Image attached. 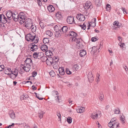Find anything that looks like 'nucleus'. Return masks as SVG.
I'll return each mask as SVG.
<instances>
[{
	"instance_id": "nucleus-53",
	"label": "nucleus",
	"mask_w": 128,
	"mask_h": 128,
	"mask_svg": "<svg viewBox=\"0 0 128 128\" xmlns=\"http://www.w3.org/2000/svg\"><path fill=\"white\" fill-rule=\"evenodd\" d=\"M118 45L120 46L121 48H123L125 44L124 43H122L121 42L118 44Z\"/></svg>"
},
{
	"instance_id": "nucleus-26",
	"label": "nucleus",
	"mask_w": 128,
	"mask_h": 128,
	"mask_svg": "<svg viewBox=\"0 0 128 128\" xmlns=\"http://www.w3.org/2000/svg\"><path fill=\"white\" fill-rule=\"evenodd\" d=\"M98 114L97 113H93L91 115V117L94 119H96L98 117Z\"/></svg>"
},
{
	"instance_id": "nucleus-36",
	"label": "nucleus",
	"mask_w": 128,
	"mask_h": 128,
	"mask_svg": "<svg viewBox=\"0 0 128 128\" xmlns=\"http://www.w3.org/2000/svg\"><path fill=\"white\" fill-rule=\"evenodd\" d=\"M31 28L32 31L33 32H36V26L34 24L31 27Z\"/></svg>"
},
{
	"instance_id": "nucleus-64",
	"label": "nucleus",
	"mask_w": 128,
	"mask_h": 128,
	"mask_svg": "<svg viewBox=\"0 0 128 128\" xmlns=\"http://www.w3.org/2000/svg\"><path fill=\"white\" fill-rule=\"evenodd\" d=\"M118 40L120 42H121L122 40V38L120 36L118 37Z\"/></svg>"
},
{
	"instance_id": "nucleus-41",
	"label": "nucleus",
	"mask_w": 128,
	"mask_h": 128,
	"mask_svg": "<svg viewBox=\"0 0 128 128\" xmlns=\"http://www.w3.org/2000/svg\"><path fill=\"white\" fill-rule=\"evenodd\" d=\"M49 73L51 77H54L55 74L53 70H51Z\"/></svg>"
},
{
	"instance_id": "nucleus-6",
	"label": "nucleus",
	"mask_w": 128,
	"mask_h": 128,
	"mask_svg": "<svg viewBox=\"0 0 128 128\" xmlns=\"http://www.w3.org/2000/svg\"><path fill=\"white\" fill-rule=\"evenodd\" d=\"M113 119H114V121L113 122H112L113 123L112 128H119V122L116 120V118H113Z\"/></svg>"
},
{
	"instance_id": "nucleus-9",
	"label": "nucleus",
	"mask_w": 128,
	"mask_h": 128,
	"mask_svg": "<svg viewBox=\"0 0 128 128\" xmlns=\"http://www.w3.org/2000/svg\"><path fill=\"white\" fill-rule=\"evenodd\" d=\"M72 40L75 42L77 44V45L79 46H80L81 44H82V40L81 38H72Z\"/></svg>"
},
{
	"instance_id": "nucleus-46",
	"label": "nucleus",
	"mask_w": 128,
	"mask_h": 128,
	"mask_svg": "<svg viewBox=\"0 0 128 128\" xmlns=\"http://www.w3.org/2000/svg\"><path fill=\"white\" fill-rule=\"evenodd\" d=\"M67 121L69 124H70L72 122V118L70 117H68L67 118Z\"/></svg>"
},
{
	"instance_id": "nucleus-54",
	"label": "nucleus",
	"mask_w": 128,
	"mask_h": 128,
	"mask_svg": "<svg viewBox=\"0 0 128 128\" xmlns=\"http://www.w3.org/2000/svg\"><path fill=\"white\" fill-rule=\"evenodd\" d=\"M96 76H97V78H96V81L97 82H99V81H100L99 76H100V75L98 74Z\"/></svg>"
},
{
	"instance_id": "nucleus-22",
	"label": "nucleus",
	"mask_w": 128,
	"mask_h": 128,
	"mask_svg": "<svg viewBox=\"0 0 128 128\" xmlns=\"http://www.w3.org/2000/svg\"><path fill=\"white\" fill-rule=\"evenodd\" d=\"M48 9L50 12H52L55 10L53 6L51 5H50L48 6Z\"/></svg>"
},
{
	"instance_id": "nucleus-45",
	"label": "nucleus",
	"mask_w": 128,
	"mask_h": 128,
	"mask_svg": "<svg viewBox=\"0 0 128 128\" xmlns=\"http://www.w3.org/2000/svg\"><path fill=\"white\" fill-rule=\"evenodd\" d=\"M111 8V6L110 4H106V9L107 10H108V11L110 10Z\"/></svg>"
},
{
	"instance_id": "nucleus-59",
	"label": "nucleus",
	"mask_w": 128,
	"mask_h": 128,
	"mask_svg": "<svg viewBox=\"0 0 128 128\" xmlns=\"http://www.w3.org/2000/svg\"><path fill=\"white\" fill-rule=\"evenodd\" d=\"M104 96L103 95H101V96L99 97V99L101 101H102L103 100V98Z\"/></svg>"
},
{
	"instance_id": "nucleus-23",
	"label": "nucleus",
	"mask_w": 128,
	"mask_h": 128,
	"mask_svg": "<svg viewBox=\"0 0 128 128\" xmlns=\"http://www.w3.org/2000/svg\"><path fill=\"white\" fill-rule=\"evenodd\" d=\"M11 70L10 68H6L4 70V72L5 74L9 75L11 73Z\"/></svg>"
},
{
	"instance_id": "nucleus-33",
	"label": "nucleus",
	"mask_w": 128,
	"mask_h": 128,
	"mask_svg": "<svg viewBox=\"0 0 128 128\" xmlns=\"http://www.w3.org/2000/svg\"><path fill=\"white\" fill-rule=\"evenodd\" d=\"M28 98V96L26 94H25L20 97V99L22 100L26 99V98Z\"/></svg>"
},
{
	"instance_id": "nucleus-3",
	"label": "nucleus",
	"mask_w": 128,
	"mask_h": 128,
	"mask_svg": "<svg viewBox=\"0 0 128 128\" xmlns=\"http://www.w3.org/2000/svg\"><path fill=\"white\" fill-rule=\"evenodd\" d=\"M44 55L42 52H34L33 54V57L34 58L38 59H40Z\"/></svg>"
},
{
	"instance_id": "nucleus-50",
	"label": "nucleus",
	"mask_w": 128,
	"mask_h": 128,
	"mask_svg": "<svg viewBox=\"0 0 128 128\" xmlns=\"http://www.w3.org/2000/svg\"><path fill=\"white\" fill-rule=\"evenodd\" d=\"M95 4L96 5L98 6H100L101 5L100 1H99L96 2Z\"/></svg>"
},
{
	"instance_id": "nucleus-21",
	"label": "nucleus",
	"mask_w": 128,
	"mask_h": 128,
	"mask_svg": "<svg viewBox=\"0 0 128 128\" xmlns=\"http://www.w3.org/2000/svg\"><path fill=\"white\" fill-rule=\"evenodd\" d=\"M24 64L30 65L32 62V60L30 58H27L24 61Z\"/></svg>"
},
{
	"instance_id": "nucleus-35",
	"label": "nucleus",
	"mask_w": 128,
	"mask_h": 128,
	"mask_svg": "<svg viewBox=\"0 0 128 128\" xmlns=\"http://www.w3.org/2000/svg\"><path fill=\"white\" fill-rule=\"evenodd\" d=\"M114 25H115L117 26L119 28V27L122 26V24L118 22V21H115L114 23Z\"/></svg>"
},
{
	"instance_id": "nucleus-31",
	"label": "nucleus",
	"mask_w": 128,
	"mask_h": 128,
	"mask_svg": "<svg viewBox=\"0 0 128 128\" xmlns=\"http://www.w3.org/2000/svg\"><path fill=\"white\" fill-rule=\"evenodd\" d=\"M40 59L41 61H42V62H45L48 60V59L46 56L44 55L40 58Z\"/></svg>"
},
{
	"instance_id": "nucleus-12",
	"label": "nucleus",
	"mask_w": 128,
	"mask_h": 128,
	"mask_svg": "<svg viewBox=\"0 0 128 128\" xmlns=\"http://www.w3.org/2000/svg\"><path fill=\"white\" fill-rule=\"evenodd\" d=\"M31 46L30 48V50L32 51H36L38 49V46L35 45L34 43H32V44H30Z\"/></svg>"
},
{
	"instance_id": "nucleus-10",
	"label": "nucleus",
	"mask_w": 128,
	"mask_h": 128,
	"mask_svg": "<svg viewBox=\"0 0 128 128\" xmlns=\"http://www.w3.org/2000/svg\"><path fill=\"white\" fill-rule=\"evenodd\" d=\"M13 13V12H12V11L10 10H8L6 14V16L7 18L10 21V20L12 18V17Z\"/></svg>"
},
{
	"instance_id": "nucleus-16",
	"label": "nucleus",
	"mask_w": 128,
	"mask_h": 128,
	"mask_svg": "<svg viewBox=\"0 0 128 128\" xmlns=\"http://www.w3.org/2000/svg\"><path fill=\"white\" fill-rule=\"evenodd\" d=\"M58 70L60 75H63L64 74L65 71L63 67L62 66L59 68H58Z\"/></svg>"
},
{
	"instance_id": "nucleus-58",
	"label": "nucleus",
	"mask_w": 128,
	"mask_h": 128,
	"mask_svg": "<svg viewBox=\"0 0 128 128\" xmlns=\"http://www.w3.org/2000/svg\"><path fill=\"white\" fill-rule=\"evenodd\" d=\"M122 8V11L123 12V13L124 14H127V12L126 11V10L124 8Z\"/></svg>"
},
{
	"instance_id": "nucleus-42",
	"label": "nucleus",
	"mask_w": 128,
	"mask_h": 128,
	"mask_svg": "<svg viewBox=\"0 0 128 128\" xmlns=\"http://www.w3.org/2000/svg\"><path fill=\"white\" fill-rule=\"evenodd\" d=\"M44 113L42 112H41L38 113V116L40 118H42L43 117V115Z\"/></svg>"
},
{
	"instance_id": "nucleus-29",
	"label": "nucleus",
	"mask_w": 128,
	"mask_h": 128,
	"mask_svg": "<svg viewBox=\"0 0 128 128\" xmlns=\"http://www.w3.org/2000/svg\"><path fill=\"white\" fill-rule=\"evenodd\" d=\"M9 114L10 117L14 119L15 118V114L13 111H11L10 112Z\"/></svg>"
},
{
	"instance_id": "nucleus-8",
	"label": "nucleus",
	"mask_w": 128,
	"mask_h": 128,
	"mask_svg": "<svg viewBox=\"0 0 128 128\" xmlns=\"http://www.w3.org/2000/svg\"><path fill=\"white\" fill-rule=\"evenodd\" d=\"M10 22V21L7 18H6L3 14L2 18H1V19L0 20V23H2L3 24H5L7 22Z\"/></svg>"
},
{
	"instance_id": "nucleus-28",
	"label": "nucleus",
	"mask_w": 128,
	"mask_h": 128,
	"mask_svg": "<svg viewBox=\"0 0 128 128\" xmlns=\"http://www.w3.org/2000/svg\"><path fill=\"white\" fill-rule=\"evenodd\" d=\"M98 50V48L96 47L93 46L92 48L91 53L92 54H94Z\"/></svg>"
},
{
	"instance_id": "nucleus-19",
	"label": "nucleus",
	"mask_w": 128,
	"mask_h": 128,
	"mask_svg": "<svg viewBox=\"0 0 128 128\" xmlns=\"http://www.w3.org/2000/svg\"><path fill=\"white\" fill-rule=\"evenodd\" d=\"M92 20V23L90 24H89V26L88 27V28H87L88 30L89 29L90 26H92L93 27H94L96 26V19L94 18Z\"/></svg>"
},
{
	"instance_id": "nucleus-39",
	"label": "nucleus",
	"mask_w": 128,
	"mask_h": 128,
	"mask_svg": "<svg viewBox=\"0 0 128 128\" xmlns=\"http://www.w3.org/2000/svg\"><path fill=\"white\" fill-rule=\"evenodd\" d=\"M46 34L48 35L50 37H51L52 35V32L50 30H47L46 32Z\"/></svg>"
},
{
	"instance_id": "nucleus-30",
	"label": "nucleus",
	"mask_w": 128,
	"mask_h": 128,
	"mask_svg": "<svg viewBox=\"0 0 128 128\" xmlns=\"http://www.w3.org/2000/svg\"><path fill=\"white\" fill-rule=\"evenodd\" d=\"M85 110V108L81 107L80 109L77 110V112L80 113H82L84 112Z\"/></svg>"
},
{
	"instance_id": "nucleus-1",
	"label": "nucleus",
	"mask_w": 128,
	"mask_h": 128,
	"mask_svg": "<svg viewBox=\"0 0 128 128\" xmlns=\"http://www.w3.org/2000/svg\"><path fill=\"white\" fill-rule=\"evenodd\" d=\"M34 34L35 35H33L30 34H27L26 36V40L28 42H33L35 44L37 43L39 40L38 38L36 36L35 34Z\"/></svg>"
},
{
	"instance_id": "nucleus-14",
	"label": "nucleus",
	"mask_w": 128,
	"mask_h": 128,
	"mask_svg": "<svg viewBox=\"0 0 128 128\" xmlns=\"http://www.w3.org/2000/svg\"><path fill=\"white\" fill-rule=\"evenodd\" d=\"M91 6V3L90 1H88L85 3L84 7L85 9H88Z\"/></svg>"
},
{
	"instance_id": "nucleus-37",
	"label": "nucleus",
	"mask_w": 128,
	"mask_h": 128,
	"mask_svg": "<svg viewBox=\"0 0 128 128\" xmlns=\"http://www.w3.org/2000/svg\"><path fill=\"white\" fill-rule=\"evenodd\" d=\"M114 121V119H113V118L111 119L110 122L108 124V126L109 127L112 128V127L113 123L112 122H113Z\"/></svg>"
},
{
	"instance_id": "nucleus-62",
	"label": "nucleus",
	"mask_w": 128,
	"mask_h": 128,
	"mask_svg": "<svg viewBox=\"0 0 128 128\" xmlns=\"http://www.w3.org/2000/svg\"><path fill=\"white\" fill-rule=\"evenodd\" d=\"M124 68L125 69L126 71V72H128V69L126 66H125L124 67Z\"/></svg>"
},
{
	"instance_id": "nucleus-32",
	"label": "nucleus",
	"mask_w": 128,
	"mask_h": 128,
	"mask_svg": "<svg viewBox=\"0 0 128 128\" xmlns=\"http://www.w3.org/2000/svg\"><path fill=\"white\" fill-rule=\"evenodd\" d=\"M56 16L58 19H61L62 18V16L60 12H58L56 13Z\"/></svg>"
},
{
	"instance_id": "nucleus-51",
	"label": "nucleus",
	"mask_w": 128,
	"mask_h": 128,
	"mask_svg": "<svg viewBox=\"0 0 128 128\" xmlns=\"http://www.w3.org/2000/svg\"><path fill=\"white\" fill-rule=\"evenodd\" d=\"M18 15H19V16H26L25 15L24 13L23 12H20Z\"/></svg>"
},
{
	"instance_id": "nucleus-15",
	"label": "nucleus",
	"mask_w": 128,
	"mask_h": 128,
	"mask_svg": "<svg viewBox=\"0 0 128 128\" xmlns=\"http://www.w3.org/2000/svg\"><path fill=\"white\" fill-rule=\"evenodd\" d=\"M88 78L90 82H92L94 80V78L93 77L92 72H89L88 74Z\"/></svg>"
},
{
	"instance_id": "nucleus-61",
	"label": "nucleus",
	"mask_w": 128,
	"mask_h": 128,
	"mask_svg": "<svg viewBox=\"0 0 128 128\" xmlns=\"http://www.w3.org/2000/svg\"><path fill=\"white\" fill-rule=\"evenodd\" d=\"M14 124V123H12L11 125H10L8 127H6V128H11V126H13Z\"/></svg>"
},
{
	"instance_id": "nucleus-40",
	"label": "nucleus",
	"mask_w": 128,
	"mask_h": 128,
	"mask_svg": "<svg viewBox=\"0 0 128 128\" xmlns=\"http://www.w3.org/2000/svg\"><path fill=\"white\" fill-rule=\"evenodd\" d=\"M43 41L44 44L48 43L49 41L48 38H44Z\"/></svg>"
},
{
	"instance_id": "nucleus-4",
	"label": "nucleus",
	"mask_w": 128,
	"mask_h": 128,
	"mask_svg": "<svg viewBox=\"0 0 128 128\" xmlns=\"http://www.w3.org/2000/svg\"><path fill=\"white\" fill-rule=\"evenodd\" d=\"M52 59H53L52 58H49L48 60H50L51 64L53 65V67L54 69H58V64L56 63V61H55V62H54L53 60H52Z\"/></svg>"
},
{
	"instance_id": "nucleus-34",
	"label": "nucleus",
	"mask_w": 128,
	"mask_h": 128,
	"mask_svg": "<svg viewBox=\"0 0 128 128\" xmlns=\"http://www.w3.org/2000/svg\"><path fill=\"white\" fill-rule=\"evenodd\" d=\"M9 76H10V78L13 80L15 79L16 78V77L17 76H16L15 74H14L13 73H10Z\"/></svg>"
},
{
	"instance_id": "nucleus-38",
	"label": "nucleus",
	"mask_w": 128,
	"mask_h": 128,
	"mask_svg": "<svg viewBox=\"0 0 128 128\" xmlns=\"http://www.w3.org/2000/svg\"><path fill=\"white\" fill-rule=\"evenodd\" d=\"M18 72V70L16 69H15L14 71H12L11 70V73L12 72V73H13L14 74H15L16 76H17Z\"/></svg>"
},
{
	"instance_id": "nucleus-27",
	"label": "nucleus",
	"mask_w": 128,
	"mask_h": 128,
	"mask_svg": "<svg viewBox=\"0 0 128 128\" xmlns=\"http://www.w3.org/2000/svg\"><path fill=\"white\" fill-rule=\"evenodd\" d=\"M54 29L56 32H58L59 31L60 32V31L61 30V28L60 26H56L54 28Z\"/></svg>"
},
{
	"instance_id": "nucleus-56",
	"label": "nucleus",
	"mask_w": 128,
	"mask_h": 128,
	"mask_svg": "<svg viewBox=\"0 0 128 128\" xmlns=\"http://www.w3.org/2000/svg\"><path fill=\"white\" fill-rule=\"evenodd\" d=\"M53 59L52 60H53L54 62H55V61H56V62L58 61V59L57 57L56 58V57H54L53 58H52Z\"/></svg>"
},
{
	"instance_id": "nucleus-47",
	"label": "nucleus",
	"mask_w": 128,
	"mask_h": 128,
	"mask_svg": "<svg viewBox=\"0 0 128 128\" xmlns=\"http://www.w3.org/2000/svg\"><path fill=\"white\" fill-rule=\"evenodd\" d=\"M114 112L115 114H119L120 112V110L119 108L115 109L114 110Z\"/></svg>"
},
{
	"instance_id": "nucleus-63",
	"label": "nucleus",
	"mask_w": 128,
	"mask_h": 128,
	"mask_svg": "<svg viewBox=\"0 0 128 128\" xmlns=\"http://www.w3.org/2000/svg\"><path fill=\"white\" fill-rule=\"evenodd\" d=\"M24 128H30L29 126L26 125L24 126Z\"/></svg>"
},
{
	"instance_id": "nucleus-52",
	"label": "nucleus",
	"mask_w": 128,
	"mask_h": 128,
	"mask_svg": "<svg viewBox=\"0 0 128 128\" xmlns=\"http://www.w3.org/2000/svg\"><path fill=\"white\" fill-rule=\"evenodd\" d=\"M34 94H35L36 95V97L39 100H42L43 99V98H42L39 97V96H38L37 95V94H37L35 92V93H34Z\"/></svg>"
},
{
	"instance_id": "nucleus-13",
	"label": "nucleus",
	"mask_w": 128,
	"mask_h": 128,
	"mask_svg": "<svg viewBox=\"0 0 128 128\" xmlns=\"http://www.w3.org/2000/svg\"><path fill=\"white\" fill-rule=\"evenodd\" d=\"M26 18V16H19L18 20L20 23L23 24L25 22V20Z\"/></svg>"
},
{
	"instance_id": "nucleus-55",
	"label": "nucleus",
	"mask_w": 128,
	"mask_h": 128,
	"mask_svg": "<svg viewBox=\"0 0 128 128\" xmlns=\"http://www.w3.org/2000/svg\"><path fill=\"white\" fill-rule=\"evenodd\" d=\"M38 4L40 6H41L42 5V2L40 0H37Z\"/></svg>"
},
{
	"instance_id": "nucleus-57",
	"label": "nucleus",
	"mask_w": 128,
	"mask_h": 128,
	"mask_svg": "<svg viewBox=\"0 0 128 128\" xmlns=\"http://www.w3.org/2000/svg\"><path fill=\"white\" fill-rule=\"evenodd\" d=\"M98 39L96 38L93 37L91 39V40L92 42H95Z\"/></svg>"
},
{
	"instance_id": "nucleus-43",
	"label": "nucleus",
	"mask_w": 128,
	"mask_h": 128,
	"mask_svg": "<svg viewBox=\"0 0 128 128\" xmlns=\"http://www.w3.org/2000/svg\"><path fill=\"white\" fill-rule=\"evenodd\" d=\"M40 26L42 29L43 28L46 26V25L44 23L42 22L40 23Z\"/></svg>"
},
{
	"instance_id": "nucleus-2",
	"label": "nucleus",
	"mask_w": 128,
	"mask_h": 128,
	"mask_svg": "<svg viewBox=\"0 0 128 128\" xmlns=\"http://www.w3.org/2000/svg\"><path fill=\"white\" fill-rule=\"evenodd\" d=\"M25 26L28 29H31V27L34 24L30 19H27L25 22Z\"/></svg>"
},
{
	"instance_id": "nucleus-17",
	"label": "nucleus",
	"mask_w": 128,
	"mask_h": 128,
	"mask_svg": "<svg viewBox=\"0 0 128 128\" xmlns=\"http://www.w3.org/2000/svg\"><path fill=\"white\" fill-rule=\"evenodd\" d=\"M61 28V29L60 32L61 34L65 33L68 31V28L67 26H64Z\"/></svg>"
},
{
	"instance_id": "nucleus-7",
	"label": "nucleus",
	"mask_w": 128,
	"mask_h": 128,
	"mask_svg": "<svg viewBox=\"0 0 128 128\" xmlns=\"http://www.w3.org/2000/svg\"><path fill=\"white\" fill-rule=\"evenodd\" d=\"M76 17L77 19L80 21H83L85 19V17L84 15L81 14H78Z\"/></svg>"
},
{
	"instance_id": "nucleus-44",
	"label": "nucleus",
	"mask_w": 128,
	"mask_h": 128,
	"mask_svg": "<svg viewBox=\"0 0 128 128\" xmlns=\"http://www.w3.org/2000/svg\"><path fill=\"white\" fill-rule=\"evenodd\" d=\"M79 26L81 27L82 29L83 30H85L86 28V25L84 23L83 24V25L80 24Z\"/></svg>"
},
{
	"instance_id": "nucleus-49",
	"label": "nucleus",
	"mask_w": 128,
	"mask_h": 128,
	"mask_svg": "<svg viewBox=\"0 0 128 128\" xmlns=\"http://www.w3.org/2000/svg\"><path fill=\"white\" fill-rule=\"evenodd\" d=\"M74 68L76 70H77L79 69V67L78 65L76 64L74 65Z\"/></svg>"
},
{
	"instance_id": "nucleus-11",
	"label": "nucleus",
	"mask_w": 128,
	"mask_h": 128,
	"mask_svg": "<svg viewBox=\"0 0 128 128\" xmlns=\"http://www.w3.org/2000/svg\"><path fill=\"white\" fill-rule=\"evenodd\" d=\"M19 15L18 13L16 12H13L12 18L15 21H17L18 20Z\"/></svg>"
},
{
	"instance_id": "nucleus-25",
	"label": "nucleus",
	"mask_w": 128,
	"mask_h": 128,
	"mask_svg": "<svg viewBox=\"0 0 128 128\" xmlns=\"http://www.w3.org/2000/svg\"><path fill=\"white\" fill-rule=\"evenodd\" d=\"M86 54V50H80V55L81 57H82L84 56Z\"/></svg>"
},
{
	"instance_id": "nucleus-24",
	"label": "nucleus",
	"mask_w": 128,
	"mask_h": 128,
	"mask_svg": "<svg viewBox=\"0 0 128 128\" xmlns=\"http://www.w3.org/2000/svg\"><path fill=\"white\" fill-rule=\"evenodd\" d=\"M40 49L42 50L44 52L48 49V46L46 45L43 44L41 45Z\"/></svg>"
},
{
	"instance_id": "nucleus-20",
	"label": "nucleus",
	"mask_w": 128,
	"mask_h": 128,
	"mask_svg": "<svg viewBox=\"0 0 128 128\" xmlns=\"http://www.w3.org/2000/svg\"><path fill=\"white\" fill-rule=\"evenodd\" d=\"M24 70L26 72H28L30 70V65L24 64Z\"/></svg>"
},
{
	"instance_id": "nucleus-60",
	"label": "nucleus",
	"mask_w": 128,
	"mask_h": 128,
	"mask_svg": "<svg viewBox=\"0 0 128 128\" xmlns=\"http://www.w3.org/2000/svg\"><path fill=\"white\" fill-rule=\"evenodd\" d=\"M37 73L36 72H33L32 73V76L33 77L37 75Z\"/></svg>"
},
{
	"instance_id": "nucleus-18",
	"label": "nucleus",
	"mask_w": 128,
	"mask_h": 128,
	"mask_svg": "<svg viewBox=\"0 0 128 128\" xmlns=\"http://www.w3.org/2000/svg\"><path fill=\"white\" fill-rule=\"evenodd\" d=\"M69 34L70 36L72 38H75L78 35L77 33L71 31L69 32Z\"/></svg>"
},
{
	"instance_id": "nucleus-5",
	"label": "nucleus",
	"mask_w": 128,
	"mask_h": 128,
	"mask_svg": "<svg viewBox=\"0 0 128 128\" xmlns=\"http://www.w3.org/2000/svg\"><path fill=\"white\" fill-rule=\"evenodd\" d=\"M67 22L69 24H76L74 22V17L72 16H68L66 20Z\"/></svg>"
},
{
	"instance_id": "nucleus-48",
	"label": "nucleus",
	"mask_w": 128,
	"mask_h": 128,
	"mask_svg": "<svg viewBox=\"0 0 128 128\" xmlns=\"http://www.w3.org/2000/svg\"><path fill=\"white\" fill-rule=\"evenodd\" d=\"M66 73L68 74H72V72L69 70V69L68 68H66Z\"/></svg>"
}]
</instances>
